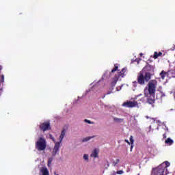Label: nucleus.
<instances>
[{"label": "nucleus", "mask_w": 175, "mask_h": 175, "mask_svg": "<svg viewBox=\"0 0 175 175\" xmlns=\"http://www.w3.org/2000/svg\"><path fill=\"white\" fill-rule=\"evenodd\" d=\"M65 131H66L65 129H63L62 131L61 135L59 136V142H56L55 144V146L52 151V157H55V155H57V152L59 151V148L61 147V143H62V140H64V137H65Z\"/></svg>", "instance_id": "nucleus-3"}, {"label": "nucleus", "mask_w": 175, "mask_h": 175, "mask_svg": "<svg viewBox=\"0 0 175 175\" xmlns=\"http://www.w3.org/2000/svg\"><path fill=\"white\" fill-rule=\"evenodd\" d=\"M92 139V137H85V138H83V139H82V142H88V140H90V139Z\"/></svg>", "instance_id": "nucleus-18"}, {"label": "nucleus", "mask_w": 175, "mask_h": 175, "mask_svg": "<svg viewBox=\"0 0 175 175\" xmlns=\"http://www.w3.org/2000/svg\"><path fill=\"white\" fill-rule=\"evenodd\" d=\"M167 75V72H165L164 70H162L160 73V76L162 79V80L165 79V77H166V75Z\"/></svg>", "instance_id": "nucleus-12"}, {"label": "nucleus", "mask_w": 175, "mask_h": 175, "mask_svg": "<svg viewBox=\"0 0 175 175\" xmlns=\"http://www.w3.org/2000/svg\"><path fill=\"white\" fill-rule=\"evenodd\" d=\"M56 175H58V174H56Z\"/></svg>", "instance_id": "nucleus-33"}, {"label": "nucleus", "mask_w": 175, "mask_h": 175, "mask_svg": "<svg viewBox=\"0 0 175 175\" xmlns=\"http://www.w3.org/2000/svg\"><path fill=\"white\" fill-rule=\"evenodd\" d=\"M116 174H124V171L118 170L116 172Z\"/></svg>", "instance_id": "nucleus-24"}, {"label": "nucleus", "mask_w": 175, "mask_h": 175, "mask_svg": "<svg viewBox=\"0 0 175 175\" xmlns=\"http://www.w3.org/2000/svg\"><path fill=\"white\" fill-rule=\"evenodd\" d=\"M133 148V144H131L130 151L132 152V150Z\"/></svg>", "instance_id": "nucleus-27"}, {"label": "nucleus", "mask_w": 175, "mask_h": 175, "mask_svg": "<svg viewBox=\"0 0 175 175\" xmlns=\"http://www.w3.org/2000/svg\"><path fill=\"white\" fill-rule=\"evenodd\" d=\"M122 106L124 107H136L137 106V101H127L123 103Z\"/></svg>", "instance_id": "nucleus-8"}, {"label": "nucleus", "mask_w": 175, "mask_h": 175, "mask_svg": "<svg viewBox=\"0 0 175 175\" xmlns=\"http://www.w3.org/2000/svg\"><path fill=\"white\" fill-rule=\"evenodd\" d=\"M161 55H162L161 52H154L153 58L154 59H157V58H158V57H161Z\"/></svg>", "instance_id": "nucleus-14"}, {"label": "nucleus", "mask_w": 175, "mask_h": 175, "mask_svg": "<svg viewBox=\"0 0 175 175\" xmlns=\"http://www.w3.org/2000/svg\"><path fill=\"white\" fill-rule=\"evenodd\" d=\"M147 98V103L149 105H153L155 103V95L154 94H148V96H145Z\"/></svg>", "instance_id": "nucleus-10"}, {"label": "nucleus", "mask_w": 175, "mask_h": 175, "mask_svg": "<svg viewBox=\"0 0 175 175\" xmlns=\"http://www.w3.org/2000/svg\"><path fill=\"white\" fill-rule=\"evenodd\" d=\"M3 91V88H0V96H1V95H2Z\"/></svg>", "instance_id": "nucleus-26"}, {"label": "nucleus", "mask_w": 175, "mask_h": 175, "mask_svg": "<svg viewBox=\"0 0 175 175\" xmlns=\"http://www.w3.org/2000/svg\"><path fill=\"white\" fill-rule=\"evenodd\" d=\"M49 137L50 139H51V140H53V142H54V143H55V139L54 138V137H53V135L50 134Z\"/></svg>", "instance_id": "nucleus-23"}, {"label": "nucleus", "mask_w": 175, "mask_h": 175, "mask_svg": "<svg viewBox=\"0 0 175 175\" xmlns=\"http://www.w3.org/2000/svg\"><path fill=\"white\" fill-rule=\"evenodd\" d=\"M118 70V66L114 65V68L111 70V73H114V72H117Z\"/></svg>", "instance_id": "nucleus-17"}, {"label": "nucleus", "mask_w": 175, "mask_h": 175, "mask_svg": "<svg viewBox=\"0 0 175 175\" xmlns=\"http://www.w3.org/2000/svg\"><path fill=\"white\" fill-rule=\"evenodd\" d=\"M85 122H87V124H94V122H92L91 120H88L87 119L84 120Z\"/></svg>", "instance_id": "nucleus-21"}, {"label": "nucleus", "mask_w": 175, "mask_h": 175, "mask_svg": "<svg viewBox=\"0 0 175 175\" xmlns=\"http://www.w3.org/2000/svg\"><path fill=\"white\" fill-rule=\"evenodd\" d=\"M170 166L169 161H165L162 164L158 166V167L152 170V175H167V167Z\"/></svg>", "instance_id": "nucleus-1"}, {"label": "nucleus", "mask_w": 175, "mask_h": 175, "mask_svg": "<svg viewBox=\"0 0 175 175\" xmlns=\"http://www.w3.org/2000/svg\"><path fill=\"white\" fill-rule=\"evenodd\" d=\"M157 90V86L155 85V81H151L148 83V92H146L144 95L145 96H148V95H155V91Z\"/></svg>", "instance_id": "nucleus-6"}, {"label": "nucleus", "mask_w": 175, "mask_h": 175, "mask_svg": "<svg viewBox=\"0 0 175 175\" xmlns=\"http://www.w3.org/2000/svg\"><path fill=\"white\" fill-rule=\"evenodd\" d=\"M83 159H85V161H88V154H84Z\"/></svg>", "instance_id": "nucleus-25"}, {"label": "nucleus", "mask_w": 175, "mask_h": 175, "mask_svg": "<svg viewBox=\"0 0 175 175\" xmlns=\"http://www.w3.org/2000/svg\"><path fill=\"white\" fill-rule=\"evenodd\" d=\"M5 81V76L3 75H1L0 83H3Z\"/></svg>", "instance_id": "nucleus-19"}, {"label": "nucleus", "mask_w": 175, "mask_h": 175, "mask_svg": "<svg viewBox=\"0 0 175 175\" xmlns=\"http://www.w3.org/2000/svg\"><path fill=\"white\" fill-rule=\"evenodd\" d=\"M116 90H117V91H118V88H116Z\"/></svg>", "instance_id": "nucleus-31"}, {"label": "nucleus", "mask_w": 175, "mask_h": 175, "mask_svg": "<svg viewBox=\"0 0 175 175\" xmlns=\"http://www.w3.org/2000/svg\"><path fill=\"white\" fill-rule=\"evenodd\" d=\"M165 144H168L169 146H172L174 142L173 139H171L170 138H167L165 142Z\"/></svg>", "instance_id": "nucleus-13"}, {"label": "nucleus", "mask_w": 175, "mask_h": 175, "mask_svg": "<svg viewBox=\"0 0 175 175\" xmlns=\"http://www.w3.org/2000/svg\"><path fill=\"white\" fill-rule=\"evenodd\" d=\"M126 143H128V144H131V142H129V141H128V139H125Z\"/></svg>", "instance_id": "nucleus-29"}, {"label": "nucleus", "mask_w": 175, "mask_h": 175, "mask_svg": "<svg viewBox=\"0 0 175 175\" xmlns=\"http://www.w3.org/2000/svg\"><path fill=\"white\" fill-rule=\"evenodd\" d=\"M151 79V75L149 72H145V75L143 72H140L137 77L138 84L141 85H144V83H148Z\"/></svg>", "instance_id": "nucleus-4"}, {"label": "nucleus", "mask_w": 175, "mask_h": 175, "mask_svg": "<svg viewBox=\"0 0 175 175\" xmlns=\"http://www.w3.org/2000/svg\"><path fill=\"white\" fill-rule=\"evenodd\" d=\"M126 72V68H124L122 69L120 72H118V75H115V77L113 79V81L111 83V87L109 88V90L111 91H109L107 94H105L103 97V99H105V96H106V95H110V94L113 92V90H114V87H116V84H117L118 79H120V77H124L125 76Z\"/></svg>", "instance_id": "nucleus-2"}, {"label": "nucleus", "mask_w": 175, "mask_h": 175, "mask_svg": "<svg viewBox=\"0 0 175 175\" xmlns=\"http://www.w3.org/2000/svg\"><path fill=\"white\" fill-rule=\"evenodd\" d=\"M113 121H115L116 122H124V119L115 118H113Z\"/></svg>", "instance_id": "nucleus-16"}, {"label": "nucleus", "mask_w": 175, "mask_h": 175, "mask_svg": "<svg viewBox=\"0 0 175 175\" xmlns=\"http://www.w3.org/2000/svg\"><path fill=\"white\" fill-rule=\"evenodd\" d=\"M90 157L93 158H98L99 157V151L97 149H94L92 153L90 154Z\"/></svg>", "instance_id": "nucleus-11"}, {"label": "nucleus", "mask_w": 175, "mask_h": 175, "mask_svg": "<svg viewBox=\"0 0 175 175\" xmlns=\"http://www.w3.org/2000/svg\"><path fill=\"white\" fill-rule=\"evenodd\" d=\"M134 142L135 141L133 140V136L131 135V137H130V144H133Z\"/></svg>", "instance_id": "nucleus-20"}, {"label": "nucleus", "mask_w": 175, "mask_h": 175, "mask_svg": "<svg viewBox=\"0 0 175 175\" xmlns=\"http://www.w3.org/2000/svg\"><path fill=\"white\" fill-rule=\"evenodd\" d=\"M163 139H166V133H164V134L163 135Z\"/></svg>", "instance_id": "nucleus-28"}, {"label": "nucleus", "mask_w": 175, "mask_h": 175, "mask_svg": "<svg viewBox=\"0 0 175 175\" xmlns=\"http://www.w3.org/2000/svg\"><path fill=\"white\" fill-rule=\"evenodd\" d=\"M108 166H109V163H108Z\"/></svg>", "instance_id": "nucleus-32"}, {"label": "nucleus", "mask_w": 175, "mask_h": 175, "mask_svg": "<svg viewBox=\"0 0 175 175\" xmlns=\"http://www.w3.org/2000/svg\"><path fill=\"white\" fill-rule=\"evenodd\" d=\"M51 162H53V158H50L48 160V166H50V165H51Z\"/></svg>", "instance_id": "nucleus-22"}, {"label": "nucleus", "mask_w": 175, "mask_h": 175, "mask_svg": "<svg viewBox=\"0 0 175 175\" xmlns=\"http://www.w3.org/2000/svg\"><path fill=\"white\" fill-rule=\"evenodd\" d=\"M47 145L46 144V139L43 137H40L36 142V148L38 151H44Z\"/></svg>", "instance_id": "nucleus-5"}, {"label": "nucleus", "mask_w": 175, "mask_h": 175, "mask_svg": "<svg viewBox=\"0 0 175 175\" xmlns=\"http://www.w3.org/2000/svg\"><path fill=\"white\" fill-rule=\"evenodd\" d=\"M118 163H120V159H116V161L112 162V165L116 167L117 165H118Z\"/></svg>", "instance_id": "nucleus-15"}, {"label": "nucleus", "mask_w": 175, "mask_h": 175, "mask_svg": "<svg viewBox=\"0 0 175 175\" xmlns=\"http://www.w3.org/2000/svg\"><path fill=\"white\" fill-rule=\"evenodd\" d=\"M112 175H116V173H113Z\"/></svg>", "instance_id": "nucleus-30"}, {"label": "nucleus", "mask_w": 175, "mask_h": 175, "mask_svg": "<svg viewBox=\"0 0 175 175\" xmlns=\"http://www.w3.org/2000/svg\"><path fill=\"white\" fill-rule=\"evenodd\" d=\"M144 70L146 73H150V76H152V73H154V66L148 64L144 68Z\"/></svg>", "instance_id": "nucleus-9"}, {"label": "nucleus", "mask_w": 175, "mask_h": 175, "mask_svg": "<svg viewBox=\"0 0 175 175\" xmlns=\"http://www.w3.org/2000/svg\"><path fill=\"white\" fill-rule=\"evenodd\" d=\"M40 129L42 131V132H46V131H50L51 129V127L50 126V122H46L40 124Z\"/></svg>", "instance_id": "nucleus-7"}]
</instances>
